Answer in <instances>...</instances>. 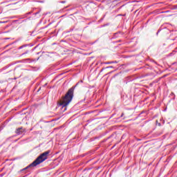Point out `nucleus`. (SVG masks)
Masks as SVG:
<instances>
[{
	"instance_id": "nucleus-4",
	"label": "nucleus",
	"mask_w": 177,
	"mask_h": 177,
	"mask_svg": "<svg viewBox=\"0 0 177 177\" xmlns=\"http://www.w3.org/2000/svg\"><path fill=\"white\" fill-rule=\"evenodd\" d=\"M156 125H158V127H160V126H161V124H160V123H158V122L156 121Z\"/></svg>"
},
{
	"instance_id": "nucleus-3",
	"label": "nucleus",
	"mask_w": 177,
	"mask_h": 177,
	"mask_svg": "<svg viewBox=\"0 0 177 177\" xmlns=\"http://www.w3.org/2000/svg\"><path fill=\"white\" fill-rule=\"evenodd\" d=\"M23 128H18L17 130H16V133L17 134V135H20V134H21V133H23Z\"/></svg>"
},
{
	"instance_id": "nucleus-1",
	"label": "nucleus",
	"mask_w": 177,
	"mask_h": 177,
	"mask_svg": "<svg viewBox=\"0 0 177 177\" xmlns=\"http://www.w3.org/2000/svg\"><path fill=\"white\" fill-rule=\"evenodd\" d=\"M74 89H75V87L71 88L68 91L65 96L60 100L59 104V106H62L63 111H66L67 110V106H68L71 100H73V96L74 95Z\"/></svg>"
},
{
	"instance_id": "nucleus-5",
	"label": "nucleus",
	"mask_w": 177,
	"mask_h": 177,
	"mask_svg": "<svg viewBox=\"0 0 177 177\" xmlns=\"http://www.w3.org/2000/svg\"><path fill=\"white\" fill-rule=\"evenodd\" d=\"M25 53H28V51H26Z\"/></svg>"
},
{
	"instance_id": "nucleus-2",
	"label": "nucleus",
	"mask_w": 177,
	"mask_h": 177,
	"mask_svg": "<svg viewBox=\"0 0 177 177\" xmlns=\"http://www.w3.org/2000/svg\"><path fill=\"white\" fill-rule=\"evenodd\" d=\"M48 156H49V151L41 153L35 161L32 162V163L24 169H27L28 168H30V167H37V165H39L41 162H44V161L48 158Z\"/></svg>"
}]
</instances>
